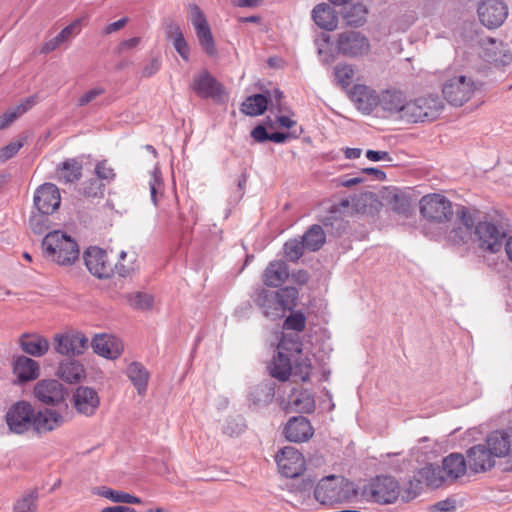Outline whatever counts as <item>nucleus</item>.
Returning a JSON list of instances; mask_svg holds the SVG:
<instances>
[{
	"label": "nucleus",
	"instance_id": "nucleus-45",
	"mask_svg": "<svg viewBox=\"0 0 512 512\" xmlns=\"http://www.w3.org/2000/svg\"><path fill=\"white\" fill-rule=\"evenodd\" d=\"M135 255L128 254L125 251L119 253L116 263H113V275L116 273L120 277L128 276L134 270Z\"/></svg>",
	"mask_w": 512,
	"mask_h": 512
},
{
	"label": "nucleus",
	"instance_id": "nucleus-55",
	"mask_svg": "<svg viewBox=\"0 0 512 512\" xmlns=\"http://www.w3.org/2000/svg\"><path fill=\"white\" fill-rule=\"evenodd\" d=\"M284 328L300 332L305 328V317L301 313L291 314L284 322Z\"/></svg>",
	"mask_w": 512,
	"mask_h": 512
},
{
	"label": "nucleus",
	"instance_id": "nucleus-7",
	"mask_svg": "<svg viewBox=\"0 0 512 512\" xmlns=\"http://www.w3.org/2000/svg\"><path fill=\"white\" fill-rule=\"evenodd\" d=\"M409 106L410 98L399 89L391 88L380 92L378 112L383 117L407 123Z\"/></svg>",
	"mask_w": 512,
	"mask_h": 512
},
{
	"label": "nucleus",
	"instance_id": "nucleus-41",
	"mask_svg": "<svg viewBox=\"0 0 512 512\" xmlns=\"http://www.w3.org/2000/svg\"><path fill=\"white\" fill-rule=\"evenodd\" d=\"M38 498L37 489L26 491L14 503L13 512H37Z\"/></svg>",
	"mask_w": 512,
	"mask_h": 512
},
{
	"label": "nucleus",
	"instance_id": "nucleus-53",
	"mask_svg": "<svg viewBox=\"0 0 512 512\" xmlns=\"http://www.w3.org/2000/svg\"><path fill=\"white\" fill-rule=\"evenodd\" d=\"M316 46L320 61L323 64H329L334 61V55L330 49L329 37L325 36L316 40Z\"/></svg>",
	"mask_w": 512,
	"mask_h": 512
},
{
	"label": "nucleus",
	"instance_id": "nucleus-21",
	"mask_svg": "<svg viewBox=\"0 0 512 512\" xmlns=\"http://www.w3.org/2000/svg\"><path fill=\"white\" fill-rule=\"evenodd\" d=\"M68 416L69 409L65 411L63 408H45L37 412L35 411L32 429L37 433L50 432L61 426Z\"/></svg>",
	"mask_w": 512,
	"mask_h": 512
},
{
	"label": "nucleus",
	"instance_id": "nucleus-34",
	"mask_svg": "<svg viewBox=\"0 0 512 512\" xmlns=\"http://www.w3.org/2000/svg\"><path fill=\"white\" fill-rule=\"evenodd\" d=\"M22 350L34 357H41L49 350V342L46 338L33 334L23 335L20 339Z\"/></svg>",
	"mask_w": 512,
	"mask_h": 512
},
{
	"label": "nucleus",
	"instance_id": "nucleus-42",
	"mask_svg": "<svg viewBox=\"0 0 512 512\" xmlns=\"http://www.w3.org/2000/svg\"><path fill=\"white\" fill-rule=\"evenodd\" d=\"M84 374L83 366L73 360H68L60 364L58 376L69 383L77 382Z\"/></svg>",
	"mask_w": 512,
	"mask_h": 512
},
{
	"label": "nucleus",
	"instance_id": "nucleus-46",
	"mask_svg": "<svg viewBox=\"0 0 512 512\" xmlns=\"http://www.w3.org/2000/svg\"><path fill=\"white\" fill-rule=\"evenodd\" d=\"M274 396V389L269 385H258L249 393V400L255 406L269 403Z\"/></svg>",
	"mask_w": 512,
	"mask_h": 512
},
{
	"label": "nucleus",
	"instance_id": "nucleus-52",
	"mask_svg": "<svg viewBox=\"0 0 512 512\" xmlns=\"http://www.w3.org/2000/svg\"><path fill=\"white\" fill-rule=\"evenodd\" d=\"M436 445L437 443L435 440L429 437H423L418 441V444L411 449V454L415 455L418 459L419 455L426 456L435 452Z\"/></svg>",
	"mask_w": 512,
	"mask_h": 512
},
{
	"label": "nucleus",
	"instance_id": "nucleus-13",
	"mask_svg": "<svg viewBox=\"0 0 512 512\" xmlns=\"http://www.w3.org/2000/svg\"><path fill=\"white\" fill-rule=\"evenodd\" d=\"M336 47L340 54L349 58H360L369 54V39L359 31H345L338 35Z\"/></svg>",
	"mask_w": 512,
	"mask_h": 512
},
{
	"label": "nucleus",
	"instance_id": "nucleus-3",
	"mask_svg": "<svg viewBox=\"0 0 512 512\" xmlns=\"http://www.w3.org/2000/svg\"><path fill=\"white\" fill-rule=\"evenodd\" d=\"M314 497L320 504L327 506L353 503L359 500V488L342 476L329 475L318 482Z\"/></svg>",
	"mask_w": 512,
	"mask_h": 512
},
{
	"label": "nucleus",
	"instance_id": "nucleus-28",
	"mask_svg": "<svg viewBox=\"0 0 512 512\" xmlns=\"http://www.w3.org/2000/svg\"><path fill=\"white\" fill-rule=\"evenodd\" d=\"M92 347L95 353L107 359H116L123 352L122 342L108 334L96 335L92 340Z\"/></svg>",
	"mask_w": 512,
	"mask_h": 512
},
{
	"label": "nucleus",
	"instance_id": "nucleus-27",
	"mask_svg": "<svg viewBox=\"0 0 512 512\" xmlns=\"http://www.w3.org/2000/svg\"><path fill=\"white\" fill-rule=\"evenodd\" d=\"M284 434L290 442H305L313 436L314 429L307 418L296 416L289 419Z\"/></svg>",
	"mask_w": 512,
	"mask_h": 512
},
{
	"label": "nucleus",
	"instance_id": "nucleus-14",
	"mask_svg": "<svg viewBox=\"0 0 512 512\" xmlns=\"http://www.w3.org/2000/svg\"><path fill=\"white\" fill-rule=\"evenodd\" d=\"M35 398L46 405L57 406L68 410L66 398L68 390L57 380L45 379L39 381L34 387Z\"/></svg>",
	"mask_w": 512,
	"mask_h": 512
},
{
	"label": "nucleus",
	"instance_id": "nucleus-23",
	"mask_svg": "<svg viewBox=\"0 0 512 512\" xmlns=\"http://www.w3.org/2000/svg\"><path fill=\"white\" fill-rule=\"evenodd\" d=\"M351 101L363 114L378 112L380 93L362 84L355 85L350 92Z\"/></svg>",
	"mask_w": 512,
	"mask_h": 512
},
{
	"label": "nucleus",
	"instance_id": "nucleus-33",
	"mask_svg": "<svg viewBox=\"0 0 512 512\" xmlns=\"http://www.w3.org/2000/svg\"><path fill=\"white\" fill-rule=\"evenodd\" d=\"M288 267L281 260L272 261L266 267L263 275L264 283L267 286L278 287L288 278Z\"/></svg>",
	"mask_w": 512,
	"mask_h": 512
},
{
	"label": "nucleus",
	"instance_id": "nucleus-43",
	"mask_svg": "<svg viewBox=\"0 0 512 512\" xmlns=\"http://www.w3.org/2000/svg\"><path fill=\"white\" fill-rule=\"evenodd\" d=\"M81 170L82 166L78 161L74 159L67 160L58 169L59 179L65 183H72L80 178Z\"/></svg>",
	"mask_w": 512,
	"mask_h": 512
},
{
	"label": "nucleus",
	"instance_id": "nucleus-44",
	"mask_svg": "<svg viewBox=\"0 0 512 512\" xmlns=\"http://www.w3.org/2000/svg\"><path fill=\"white\" fill-rule=\"evenodd\" d=\"M148 186L150 190V198L152 203L157 206L159 198L164 193V183L161 172L158 168H155L149 176Z\"/></svg>",
	"mask_w": 512,
	"mask_h": 512
},
{
	"label": "nucleus",
	"instance_id": "nucleus-63",
	"mask_svg": "<svg viewBox=\"0 0 512 512\" xmlns=\"http://www.w3.org/2000/svg\"><path fill=\"white\" fill-rule=\"evenodd\" d=\"M160 69V61L157 58L152 59L142 71V76L151 77Z\"/></svg>",
	"mask_w": 512,
	"mask_h": 512
},
{
	"label": "nucleus",
	"instance_id": "nucleus-17",
	"mask_svg": "<svg viewBox=\"0 0 512 512\" xmlns=\"http://www.w3.org/2000/svg\"><path fill=\"white\" fill-rule=\"evenodd\" d=\"M84 262L89 272L99 279L113 275V263L105 250L92 246L84 252Z\"/></svg>",
	"mask_w": 512,
	"mask_h": 512
},
{
	"label": "nucleus",
	"instance_id": "nucleus-4",
	"mask_svg": "<svg viewBox=\"0 0 512 512\" xmlns=\"http://www.w3.org/2000/svg\"><path fill=\"white\" fill-rule=\"evenodd\" d=\"M297 298L298 290L295 287L287 286L278 291L261 289L255 303L266 318L276 320L283 318L296 306Z\"/></svg>",
	"mask_w": 512,
	"mask_h": 512
},
{
	"label": "nucleus",
	"instance_id": "nucleus-19",
	"mask_svg": "<svg viewBox=\"0 0 512 512\" xmlns=\"http://www.w3.org/2000/svg\"><path fill=\"white\" fill-rule=\"evenodd\" d=\"M88 345V339L81 332H67L54 336V350L65 356L82 354Z\"/></svg>",
	"mask_w": 512,
	"mask_h": 512
},
{
	"label": "nucleus",
	"instance_id": "nucleus-51",
	"mask_svg": "<svg viewBox=\"0 0 512 512\" xmlns=\"http://www.w3.org/2000/svg\"><path fill=\"white\" fill-rule=\"evenodd\" d=\"M48 215L39 211L31 215L29 224L35 234L41 235L49 228L50 221Z\"/></svg>",
	"mask_w": 512,
	"mask_h": 512
},
{
	"label": "nucleus",
	"instance_id": "nucleus-39",
	"mask_svg": "<svg viewBox=\"0 0 512 512\" xmlns=\"http://www.w3.org/2000/svg\"><path fill=\"white\" fill-rule=\"evenodd\" d=\"M267 106V97L263 94H255L246 98L242 103L241 111L248 116H258L264 113Z\"/></svg>",
	"mask_w": 512,
	"mask_h": 512
},
{
	"label": "nucleus",
	"instance_id": "nucleus-54",
	"mask_svg": "<svg viewBox=\"0 0 512 512\" xmlns=\"http://www.w3.org/2000/svg\"><path fill=\"white\" fill-rule=\"evenodd\" d=\"M81 31V19L74 20L71 24L63 28L56 36L61 43L78 35Z\"/></svg>",
	"mask_w": 512,
	"mask_h": 512
},
{
	"label": "nucleus",
	"instance_id": "nucleus-29",
	"mask_svg": "<svg viewBox=\"0 0 512 512\" xmlns=\"http://www.w3.org/2000/svg\"><path fill=\"white\" fill-rule=\"evenodd\" d=\"M442 470L446 480H456L465 475L468 467V461L465 456L460 453H451L442 461Z\"/></svg>",
	"mask_w": 512,
	"mask_h": 512
},
{
	"label": "nucleus",
	"instance_id": "nucleus-61",
	"mask_svg": "<svg viewBox=\"0 0 512 512\" xmlns=\"http://www.w3.org/2000/svg\"><path fill=\"white\" fill-rule=\"evenodd\" d=\"M251 136L255 141L262 143L269 140L270 134L266 131L264 126L258 125L251 131Z\"/></svg>",
	"mask_w": 512,
	"mask_h": 512
},
{
	"label": "nucleus",
	"instance_id": "nucleus-47",
	"mask_svg": "<svg viewBox=\"0 0 512 512\" xmlns=\"http://www.w3.org/2000/svg\"><path fill=\"white\" fill-rule=\"evenodd\" d=\"M354 76L355 69L351 64L343 63L334 67V78L343 88H347L352 84Z\"/></svg>",
	"mask_w": 512,
	"mask_h": 512
},
{
	"label": "nucleus",
	"instance_id": "nucleus-16",
	"mask_svg": "<svg viewBox=\"0 0 512 512\" xmlns=\"http://www.w3.org/2000/svg\"><path fill=\"white\" fill-rule=\"evenodd\" d=\"M189 20L195 29L197 39L202 49L209 55L215 56L217 49L214 37L207 22L206 16L197 5H191L189 8Z\"/></svg>",
	"mask_w": 512,
	"mask_h": 512
},
{
	"label": "nucleus",
	"instance_id": "nucleus-60",
	"mask_svg": "<svg viewBox=\"0 0 512 512\" xmlns=\"http://www.w3.org/2000/svg\"><path fill=\"white\" fill-rule=\"evenodd\" d=\"M366 157L368 160L373 161V162H378V161L391 162L392 161V157L386 151L367 150Z\"/></svg>",
	"mask_w": 512,
	"mask_h": 512
},
{
	"label": "nucleus",
	"instance_id": "nucleus-37",
	"mask_svg": "<svg viewBox=\"0 0 512 512\" xmlns=\"http://www.w3.org/2000/svg\"><path fill=\"white\" fill-rule=\"evenodd\" d=\"M94 493L102 496L106 499L111 500L115 503H126V504H141L142 500L136 496H133L129 493L113 490L108 487H98L94 490Z\"/></svg>",
	"mask_w": 512,
	"mask_h": 512
},
{
	"label": "nucleus",
	"instance_id": "nucleus-6",
	"mask_svg": "<svg viewBox=\"0 0 512 512\" xmlns=\"http://www.w3.org/2000/svg\"><path fill=\"white\" fill-rule=\"evenodd\" d=\"M401 493L397 479L388 475L376 476L359 489V498L380 505L395 503Z\"/></svg>",
	"mask_w": 512,
	"mask_h": 512
},
{
	"label": "nucleus",
	"instance_id": "nucleus-12",
	"mask_svg": "<svg viewBox=\"0 0 512 512\" xmlns=\"http://www.w3.org/2000/svg\"><path fill=\"white\" fill-rule=\"evenodd\" d=\"M34 407L27 401H18L6 411L5 422L11 433L22 435L32 429Z\"/></svg>",
	"mask_w": 512,
	"mask_h": 512
},
{
	"label": "nucleus",
	"instance_id": "nucleus-10",
	"mask_svg": "<svg viewBox=\"0 0 512 512\" xmlns=\"http://www.w3.org/2000/svg\"><path fill=\"white\" fill-rule=\"evenodd\" d=\"M476 90L475 82L466 75H455L445 80L442 92L445 99L454 106L469 101Z\"/></svg>",
	"mask_w": 512,
	"mask_h": 512
},
{
	"label": "nucleus",
	"instance_id": "nucleus-9",
	"mask_svg": "<svg viewBox=\"0 0 512 512\" xmlns=\"http://www.w3.org/2000/svg\"><path fill=\"white\" fill-rule=\"evenodd\" d=\"M473 234L474 242L478 247L490 253L500 251L506 238L505 229L500 224L489 220L479 221L474 227Z\"/></svg>",
	"mask_w": 512,
	"mask_h": 512
},
{
	"label": "nucleus",
	"instance_id": "nucleus-30",
	"mask_svg": "<svg viewBox=\"0 0 512 512\" xmlns=\"http://www.w3.org/2000/svg\"><path fill=\"white\" fill-rule=\"evenodd\" d=\"M13 372L19 382H28L39 376L40 367L35 360L26 356H19L14 361Z\"/></svg>",
	"mask_w": 512,
	"mask_h": 512
},
{
	"label": "nucleus",
	"instance_id": "nucleus-40",
	"mask_svg": "<svg viewBox=\"0 0 512 512\" xmlns=\"http://www.w3.org/2000/svg\"><path fill=\"white\" fill-rule=\"evenodd\" d=\"M325 233L320 225H312L302 236L305 249L310 251L319 250L325 243Z\"/></svg>",
	"mask_w": 512,
	"mask_h": 512
},
{
	"label": "nucleus",
	"instance_id": "nucleus-18",
	"mask_svg": "<svg viewBox=\"0 0 512 512\" xmlns=\"http://www.w3.org/2000/svg\"><path fill=\"white\" fill-rule=\"evenodd\" d=\"M279 472L287 477L294 478L305 470V459L294 447L286 446L276 455Z\"/></svg>",
	"mask_w": 512,
	"mask_h": 512
},
{
	"label": "nucleus",
	"instance_id": "nucleus-11",
	"mask_svg": "<svg viewBox=\"0 0 512 512\" xmlns=\"http://www.w3.org/2000/svg\"><path fill=\"white\" fill-rule=\"evenodd\" d=\"M446 481V477L442 470V467L427 464L419 469L409 481V489L406 495L402 496L404 501H409L417 496L422 488V485L438 488Z\"/></svg>",
	"mask_w": 512,
	"mask_h": 512
},
{
	"label": "nucleus",
	"instance_id": "nucleus-5",
	"mask_svg": "<svg viewBox=\"0 0 512 512\" xmlns=\"http://www.w3.org/2000/svg\"><path fill=\"white\" fill-rule=\"evenodd\" d=\"M42 248L45 258L61 266L72 265L80 254L77 242L60 230L47 233L42 241Z\"/></svg>",
	"mask_w": 512,
	"mask_h": 512
},
{
	"label": "nucleus",
	"instance_id": "nucleus-56",
	"mask_svg": "<svg viewBox=\"0 0 512 512\" xmlns=\"http://www.w3.org/2000/svg\"><path fill=\"white\" fill-rule=\"evenodd\" d=\"M23 147L22 141L11 142L8 145L0 148V161L5 162L12 158Z\"/></svg>",
	"mask_w": 512,
	"mask_h": 512
},
{
	"label": "nucleus",
	"instance_id": "nucleus-32",
	"mask_svg": "<svg viewBox=\"0 0 512 512\" xmlns=\"http://www.w3.org/2000/svg\"><path fill=\"white\" fill-rule=\"evenodd\" d=\"M126 375L139 395L147 390L150 374L140 362H131L126 368Z\"/></svg>",
	"mask_w": 512,
	"mask_h": 512
},
{
	"label": "nucleus",
	"instance_id": "nucleus-20",
	"mask_svg": "<svg viewBox=\"0 0 512 512\" xmlns=\"http://www.w3.org/2000/svg\"><path fill=\"white\" fill-rule=\"evenodd\" d=\"M482 24L488 28H497L508 16V8L502 0H483L478 7Z\"/></svg>",
	"mask_w": 512,
	"mask_h": 512
},
{
	"label": "nucleus",
	"instance_id": "nucleus-58",
	"mask_svg": "<svg viewBox=\"0 0 512 512\" xmlns=\"http://www.w3.org/2000/svg\"><path fill=\"white\" fill-rule=\"evenodd\" d=\"M105 92V90L102 87H95L86 93H84L79 99H78V105L79 106H85L95 100L98 96L102 95Z\"/></svg>",
	"mask_w": 512,
	"mask_h": 512
},
{
	"label": "nucleus",
	"instance_id": "nucleus-48",
	"mask_svg": "<svg viewBox=\"0 0 512 512\" xmlns=\"http://www.w3.org/2000/svg\"><path fill=\"white\" fill-rule=\"evenodd\" d=\"M366 15V6L362 3H356L346 10L344 18L347 24L351 26H361L366 20Z\"/></svg>",
	"mask_w": 512,
	"mask_h": 512
},
{
	"label": "nucleus",
	"instance_id": "nucleus-50",
	"mask_svg": "<svg viewBox=\"0 0 512 512\" xmlns=\"http://www.w3.org/2000/svg\"><path fill=\"white\" fill-rule=\"evenodd\" d=\"M305 245L298 239H290L284 244V255L292 262L297 261L302 255Z\"/></svg>",
	"mask_w": 512,
	"mask_h": 512
},
{
	"label": "nucleus",
	"instance_id": "nucleus-57",
	"mask_svg": "<svg viewBox=\"0 0 512 512\" xmlns=\"http://www.w3.org/2000/svg\"><path fill=\"white\" fill-rule=\"evenodd\" d=\"M95 173L98 178L103 180H111L115 176L114 170L107 165L106 161H101L96 165Z\"/></svg>",
	"mask_w": 512,
	"mask_h": 512
},
{
	"label": "nucleus",
	"instance_id": "nucleus-2",
	"mask_svg": "<svg viewBox=\"0 0 512 512\" xmlns=\"http://www.w3.org/2000/svg\"><path fill=\"white\" fill-rule=\"evenodd\" d=\"M469 470L483 473L491 470L497 458H506V470L512 471V436L504 431L491 432L485 441L466 451Z\"/></svg>",
	"mask_w": 512,
	"mask_h": 512
},
{
	"label": "nucleus",
	"instance_id": "nucleus-15",
	"mask_svg": "<svg viewBox=\"0 0 512 512\" xmlns=\"http://www.w3.org/2000/svg\"><path fill=\"white\" fill-rule=\"evenodd\" d=\"M420 213L428 221L444 222L453 214L451 202L443 195L428 194L420 200Z\"/></svg>",
	"mask_w": 512,
	"mask_h": 512
},
{
	"label": "nucleus",
	"instance_id": "nucleus-24",
	"mask_svg": "<svg viewBox=\"0 0 512 512\" xmlns=\"http://www.w3.org/2000/svg\"><path fill=\"white\" fill-rule=\"evenodd\" d=\"M61 197L58 188L52 183L40 186L34 194V205L39 212L52 214L59 208Z\"/></svg>",
	"mask_w": 512,
	"mask_h": 512
},
{
	"label": "nucleus",
	"instance_id": "nucleus-64",
	"mask_svg": "<svg viewBox=\"0 0 512 512\" xmlns=\"http://www.w3.org/2000/svg\"><path fill=\"white\" fill-rule=\"evenodd\" d=\"M101 190H102V185L99 183L98 180L91 181L90 185L88 187L84 188L85 194H87L88 196H93V197L100 194Z\"/></svg>",
	"mask_w": 512,
	"mask_h": 512
},
{
	"label": "nucleus",
	"instance_id": "nucleus-1",
	"mask_svg": "<svg viewBox=\"0 0 512 512\" xmlns=\"http://www.w3.org/2000/svg\"><path fill=\"white\" fill-rule=\"evenodd\" d=\"M269 371L272 377L286 381L293 375L301 381H308L311 373V361L302 354V343L297 334H284L277 347Z\"/></svg>",
	"mask_w": 512,
	"mask_h": 512
},
{
	"label": "nucleus",
	"instance_id": "nucleus-38",
	"mask_svg": "<svg viewBox=\"0 0 512 512\" xmlns=\"http://www.w3.org/2000/svg\"><path fill=\"white\" fill-rule=\"evenodd\" d=\"M167 37L173 42V46L181 58L187 61L189 59V47L181 28L176 24L169 25L167 27Z\"/></svg>",
	"mask_w": 512,
	"mask_h": 512
},
{
	"label": "nucleus",
	"instance_id": "nucleus-59",
	"mask_svg": "<svg viewBox=\"0 0 512 512\" xmlns=\"http://www.w3.org/2000/svg\"><path fill=\"white\" fill-rule=\"evenodd\" d=\"M432 509L434 512H452L456 509V501L454 499L447 498L435 503Z\"/></svg>",
	"mask_w": 512,
	"mask_h": 512
},
{
	"label": "nucleus",
	"instance_id": "nucleus-22",
	"mask_svg": "<svg viewBox=\"0 0 512 512\" xmlns=\"http://www.w3.org/2000/svg\"><path fill=\"white\" fill-rule=\"evenodd\" d=\"M191 89L201 98L221 100L223 94L222 85L207 71L203 70L193 77Z\"/></svg>",
	"mask_w": 512,
	"mask_h": 512
},
{
	"label": "nucleus",
	"instance_id": "nucleus-49",
	"mask_svg": "<svg viewBox=\"0 0 512 512\" xmlns=\"http://www.w3.org/2000/svg\"><path fill=\"white\" fill-rule=\"evenodd\" d=\"M125 297L128 304L134 309L146 310L153 305L152 295L145 292L129 293Z\"/></svg>",
	"mask_w": 512,
	"mask_h": 512
},
{
	"label": "nucleus",
	"instance_id": "nucleus-31",
	"mask_svg": "<svg viewBox=\"0 0 512 512\" xmlns=\"http://www.w3.org/2000/svg\"><path fill=\"white\" fill-rule=\"evenodd\" d=\"M312 18L317 26L324 30L332 31L337 27L338 18L331 5L318 4L312 10Z\"/></svg>",
	"mask_w": 512,
	"mask_h": 512
},
{
	"label": "nucleus",
	"instance_id": "nucleus-26",
	"mask_svg": "<svg viewBox=\"0 0 512 512\" xmlns=\"http://www.w3.org/2000/svg\"><path fill=\"white\" fill-rule=\"evenodd\" d=\"M75 409L85 416H91L95 413L100 404L97 392L90 387L80 386L73 395Z\"/></svg>",
	"mask_w": 512,
	"mask_h": 512
},
{
	"label": "nucleus",
	"instance_id": "nucleus-25",
	"mask_svg": "<svg viewBox=\"0 0 512 512\" xmlns=\"http://www.w3.org/2000/svg\"><path fill=\"white\" fill-rule=\"evenodd\" d=\"M458 223L449 232L448 240L455 245L468 244L470 241L474 242V221L470 213L462 208L457 212Z\"/></svg>",
	"mask_w": 512,
	"mask_h": 512
},
{
	"label": "nucleus",
	"instance_id": "nucleus-8",
	"mask_svg": "<svg viewBox=\"0 0 512 512\" xmlns=\"http://www.w3.org/2000/svg\"><path fill=\"white\" fill-rule=\"evenodd\" d=\"M444 109V103L437 94H427L410 98L407 123L430 122L439 117Z\"/></svg>",
	"mask_w": 512,
	"mask_h": 512
},
{
	"label": "nucleus",
	"instance_id": "nucleus-62",
	"mask_svg": "<svg viewBox=\"0 0 512 512\" xmlns=\"http://www.w3.org/2000/svg\"><path fill=\"white\" fill-rule=\"evenodd\" d=\"M127 22H128V18H126V17L121 18V19L105 26L102 33L104 35L112 34L116 31L122 29L127 24Z\"/></svg>",
	"mask_w": 512,
	"mask_h": 512
},
{
	"label": "nucleus",
	"instance_id": "nucleus-35",
	"mask_svg": "<svg viewBox=\"0 0 512 512\" xmlns=\"http://www.w3.org/2000/svg\"><path fill=\"white\" fill-rule=\"evenodd\" d=\"M288 406L291 411L311 413L315 408V400L308 390L294 391L289 397Z\"/></svg>",
	"mask_w": 512,
	"mask_h": 512
},
{
	"label": "nucleus",
	"instance_id": "nucleus-36",
	"mask_svg": "<svg viewBox=\"0 0 512 512\" xmlns=\"http://www.w3.org/2000/svg\"><path fill=\"white\" fill-rule=\"evenodd\" d=\"M36 103L35 97L30 96L26 98L23 102H21L16 107L9 109L3 115L0 116V130L8 127L11 123H13L18 117L26 113L30 108L34 106Z\"/></svg>",
	"mask_w": 512,
	"mask_h": 512
}]
</instances>
